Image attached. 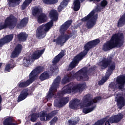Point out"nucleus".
I'll return each mask as SVG.
<instances>
[{
    "label": "nucleus",
    "mask_w": 125,
    "mask_h": 125,
    "mask_svg": "<svg viewBox=\"0 0 125 125\" xmlns=\"http://www.w3.org/2000/svg\"><path fill=\"white\" fill-rule=\"evenodd\" d=\"M43 66H37L34 69H33L29 74V76L35 81L37 79V74H41L42 72H43Z\"/></svg>",
    "instance_id": "nucleus-10"
},
{
    "label": "nucleus",
    "mask_w": 125,
    "mask_h": 125,
    "mask_svg": "<svg viewBox=\"0 0 125 125\" xmlns=\"http://www.w3.org/2000/svg\"><path fill=\"white\" fill-rule=\"evenodd\" d=\"M106 81H107V79H102L98 83L99 85H103V84H104V83H106Z\"/></svg>",
    "instance_id": "nucleus-47"
},
{
    "label": "nucleus",
    "mask_w": 125,
    "mask_h": 125,
    "mask_svg": "<svg viewBox=\"0 0 125 125\" xmlns=\"http://www.w3.org/2000/svg\"><path fill=\"white\" fill-rule=\"evenodd\" d=\"M46 20H47V16H46V14L43 13H42L39 15L37 20L39 24H42V23L46 22Z\"/></svg>",
    "instance_id": "nucleus-22"
},
{
    "label": "nucleus",
    "mask_w": 125,
    "mask_h": 125,
    "mask_svg": "<svg viewBox=\"0 0 125 125\" xmlns=\"http://www.w3.org/2000/svg\"><path fill=\"white\" fill-rule=\"evenodd\" d=\"M18 21L17 18L13 15L8 17L5 19L4 24L0 23V31L6 28H8L10 30H13L16 26L17 28L22 29V28H24L25 26H27L29 22V19L28 18H24L20 21L19 23L17 24Z\"/></svg>",
    "instance_id": "nucleus-2"
},
{
    "label": "nucleus",
    "mask_w": 125,
    "mask_h": 125,
    "mask_svg": "<svg viewBox=\"0 0 125 125\" xmlns=\"http://www.w3.org/2000/svg\"><path fill=\"white\" fill-rule=\"evenodd\" d=\"M88 78L87 68L83 67L75 73L72 71L68 75L64 76L63 79L62 80V83L65 84L67 83H70L71 80L72 79H76L78 82H85Z\"/></svg>",
    "instance_id": "nucleus-4"
},
{
    "label": "nucleus",
    "mask_w": 125,
    "mask_h": 125,
    "mask_svg": "<svg viewBox=\"0 0 125 125\" xmlns=\"http://www.w3.org/2000/svg\"><path fill=\"white\" fill-rule=\"evenodd\" d=\"M23 64L25 67H29L31 65V57L28 56L24 57L23 61Z\"/></svg>",
    "instance_id": "nucleus-34"
},
{
    "label": "nucleus",
    "mask_w": 125,
    "mask_h": 125,
    "mask_svg": "<svg viewBox=\"0 0 125 125\" xmlns=\"http://www.w3.org/2000/svg\"><path fill=\"white\" fill-rule=\"evenodd\" d=\"M40 117V115L38 113H32L31 116L30 121L35 122L38 118Z\"/></svg>",
    "instance_id": "nucleus-41"
},
{
    "label": "nucleus",
    "mask_w": 125,
    "mask_h": 125,
    "mask_svg": "<svg viewBox=\"0 0 125 125\" xmlns=\"http://www.w3.org/2000/svg\"><path fill=\"white\" fill-rule=\"evenodd\" d=\"M112 62L113 58L111 56H109L107 58H103L102 61L98 63V65L101 67L102 70H105V69L108 67L106 73V76L107 78H109L112 75L113 72L116 69V64L115 63L112 64ZM111 64H112L111 65Z\"/></svg>",
    "instance_id": "nucleus-5"
},
{
    "label": "nucleus",
    "mask_w": 125,
    "mask_h": 125,
    "mask_svg": "<svg viewBox=\"0 0 125 125\" xmlns=\"http://www.w3.org/2000/svg\"><path fill=\"white\" fill-rule=\"evenodd\" d=\"M80 117H76L73 121L69 120V125H76L80 122Z\"/></svg>",
    "instance_id": "nucleus-39"
},
{
    "label": "nucleus",
    "mask_w": 125,
    "mask_h": 125,
    "mask_svg": "<svg viewBox=\"0 0 125 125\" xmlns=\"http://www.w3.org/2000/svg\"><path fill=\"white\" fill-rule=\"evenodd\" d=\"M43 1L45 4H51V0H43Z\"/></svg>",
    "instance_id": "nucleus-49"
},
{
    "label": "nucleus",
    "mask_w": 125,
    "mask_h": 125,
    "mask_svg": "<svg viewBox=\"0 0 125 125\" xmlns=\"http://www.w3.org/2000/svg\"><path fill=\"white\" fill-rule=\"evenodd\" d=\"M95 108H96V105H95L91 107L83 108V112L85 114H88V113L92 112Z\"/></svg>",
    "instance_id": "nucleus-37"
},
{
    "label": "nucleus",
    "mask_w": 125,
    "mask_h": 125,
    "mask_svg": "<svg viewBox=\"0 0 125 125\" xmlns=\"http://www.w3.org/2000/svg\"><path fill=\"white\" fill-rule=\"evenodd\" d=\"M1 111V105L0 106V112Z\"/></svg>",
    "instance_id": "nucleus-56"
},
{
    "label": "nucleus",
    "mask_w": 125,
    "mask_h": 125,
    "mask_svg": "<svg viewBox=\"0 0 125 125\" xmlns=\"http://www.w3.org/2000/svg\"><path fill=\"white\" fill-rule=\"evenodd\" d=\"M33 0H25L21 5V10H24V9H26V8L29 6V5L32 2V1H33Z\"/></svg>",
    "instance_id": "nucleus-36"
},
{
    "label": "nucleus",
    "mask_w": 125,
    "mask_h": 125,
    "mask_svg": "<svg viewBox=\"0 0 125 125\" xmlns=\"http://www.w3.org/2000/svg\"><path fill=\"white\" fill-rule=\"evenodd\" d=\"M54 24V21L51 20L49 22L45 24H42L37 28L36 37L41 40L43 39L46 36V33L52 28Z\"/></svg>",
    "instance_id": "nucleus-7"
},
{
    "label": "nucleus",
    "mask_w": 125,
    "mask_h": 125,
    "mask_svg": "<svg viewBox=\"0 0 125 125\" xmlns=\"http://www.w3.org/2000/svg\"><path fill=\"white\" fill-rule=\"evenodd\" d=\"M35 82L32 78L29 75V79L26 80L25 82H20L18 83V86L20 88H25V87H27L30 85L31 83H33Z\"/></svg>",
    "instance_id": "nucleus-17"
},
{
    "label": "nucleus",
    "mask_w": 125,
    "mask_h": 125,
    "mask_svg": "<svg viewBox=\"0 0 125 125\" xmlns=\"http://www.w3.org/2000/svg\"><path fill=\"white\" fill-rule=\"evenodd\" d=\"M2 101V98H1V96L0 95V105L1 104V102Z\"/></svg>",
    "instance_id": "nucleus-53"
},
{
    "label": "nucleus",
    "mask_w": 125,
    "mask_h": 125,
    "mask_svg": "<svg viewBox=\"0 0 125 125\" xmlns=\"http://www.w3.org/2000/svg\"><path fill=\"white\" fill-rule=\"evenodd\" d=\"M75 34H76V32H75V31H72V33H70L69 35L65 34L64 35V39L65 40V42H63V43L65 42H67V41H68V40L70 39V38H72V37H73V38H76L77 36H76Z\"/></svg>",
    "instance_id": "nucleus-38"
},
{
    "label": "nucleus",
    "mask_w": 125,
    "mask_h": 125,
    "mask_svg": "<svg viewBox=\"0 0 125 125\" xmlns=\"http://www.w3.org/2000/svg\"><path fill=\"white\" fill-rule=\"evenodd\" d=\"M80 102V100L78 99H75L73 101H71L69 102V107L70 109H73L75 110V109H77L78 108V106H79V103Z\"/></svg>",
    "instance_id": "nucleus-23"
},
{
    "label": "nucleus",
    "mask_w": 125,
    "mask_h": 125,
    "mask_svg": "<svg viewBox=\"0 0 125 125\" xmlns=\"http://www.w3.org/2000/svg\"><path fill=\"white\" fill-rule=\"evenodd\" d=\"M62 40H63V37L59 36L57 39H54L53 42H56L57 44H61L62 43Z\"/></svg>",
    "instance_id": "nucleus-43"
},
{
    "label": "nucleus",
    "mask_w": 125,
    "mask_h": 125,
    "mask_svg": "<svg viewBox=\"0 0 125 125\" xmlns=\"http://www.w3.org/2000/svg\"><path fill=\"white\" fill-rule=\"evenodd\" d=\"M28 92L29 90L27 88L23 89L18 97L17 102L19 103L23 101V100H25L26 97H28V95H29Z\"/></svg>",
    "instance_id": "nucleus-18"
},
{
    "label": "nucleus",
    "mask_w": 125,
    "mask_h": 125,
    "mask_svg": "<svg viewBox=\"0 0 125 125\" xmlns=\"http://www.w3.org/2000/svg\"><path fill=\"white\" fill-rule=\"evenodd\" d=\"M64 94H65V92H64L63 90L62 89V91H59V92H58L56 94V97H57V98H60V97H62V96H63V95H64Z\"/></svg>",
    "instance_id": "nucleus-45"
},
{
    "label": "nucleus",
    "mask_w": 125,
    "mask_h": 125,
    "mask_svg": "<svg viewBox=\"0 0 125 125\" xmlns=\"http://www.w3.org/2000/svg\"><path fill=\"white\" fill-rule=\"evenodd\" d=\"M49 17L51 20H53L54 22L58 21V17H59V14L56 10H51L49 13Z\"/></svg>",
    "instance_id": "nucleus-19"
},
{
    "label": "nucleus",
    "mask_w": 125,
    "mask_h": 125,
    "mask_svg": "<svg viewBox=\"0 0 125 125\" xmlns=\"http://www.w3.org/2000/svg\"><path fill=\"white\" fill-rule=\"evenodd\" d=\"M116 83L118 84V89L120 90L124 89L125 84V76L120 75L119 76L116 80Z\"/></svg>",
    "instance_id": "nucleus-15"
},
{
    "label": "nucleus",
    "mask_w": 125,
    "mask_h": 125,
    "mask_svg": "<svg viewBox=\"0 0 125 125\" xmlns=\"http://www.w3.org/2000/svg\"><path fill=\"white\" fill-rule=\"evenodd\" d=\"M14 37L13 34H10L9 35H6L3 38L0 39V47H2L3 45H4V44L10 42L13 40Z\"/></svg>",
    "instance_id": "nucleus-12"
},
{
    "label": "nucleus",
    "mask_w": 125,
    "mask_h": 125,
    "mask_svg": "<svg viewBox=\"0 0 125 125\" xmlns=\"http://www.w3.org/2000/svg\"><path fill=\"white\" fill-rule=\"evenodd\" d=\"M98 19V14H95V11H91L89 14L81 19L82 22H87L86 26L87 29H91L96 25Z\"/></svg>",
    "instance_id": "nucleus-6"
},
{
    "label": "nucleus",
    "mask_w": 125,
    "mask_h": 125,
    "mask_svg": "<svg viewBox=\"0 0 125 125\" xmlns=\"http://www.w3.org/2000/svg\"><path fill=\"white\" fill-rule=\"evenodd\" d=\"M3 64V63L2 62H0V68H1V66H2Z\"/></svg>",
    "instance_id": "nucleus-54"
},
{
    "label": "nucleus",
    "mask_w": 125,
    "mask_h": 125,
    "mask_svg": "<svg viewBox=\"0 0 125 125\" xmlns=\"http://www.w3.org/2000/svg\"><path fill=\"white\" fill-rule=\"evenodd\" d=\"M70 0H63L62 2H61L60 5L59 6L58 10L59 12H61L65 7L68 5L69 1Z\"/></svg>",
    "instance_id": "nucleus-24"
},
{
    "label": "nucleus",
    "mask_w": 125,
    "mask_h": 125,
    "mask_svg": "<svg viewBox=\"0 0 125 125\" xmlns=\"http://www.w3.org/2000/svg\"><path fill=\"white\" fill-rule=\"evenodd\" d=\"M65 54L64 52H60L58 55H57L53 59L52 63L53 65H56L58 62L60 61V59L64 56Z\"/></svg>",
    "instance_id": "nucleus-28"
},
{
    "label": "nucleus",
    "mask_w": 125,
    "mask_h": 125,
    "mask_svg": "<svg viewBox=\"0 0 125 125\" xmlns=\"http://www.w3.org/2000/svg\"><path fill=\"white\" fill-rule=\"evenodd\" d=\"M57 71V72H58V68H55V67H51L49 71V73L50 74L51 76H52V75H53V74H54V72Z\"/></svg>",
    "instance_id": "nucleus-46"
},
{
    "label": "nucleus",
    "mask_w": 125,
    "mask_h": 125,
    "mask_svg": "<svg viewBox=\"0 0 125 125\" xmlns=\"http://www.w3.org/2000/svg\"><path fill=\"white\" fill-rule=\"evenodd\" d=\"M21 0H7L8 5L9 7H15L16 6V3L18 5L20 4V1Z\"/></svg>",
    "instance_id": "nucleus-32"
},
{
    "label": "nucleus",
    "mask_w": 125,
    "mask_h": 125,
    "mask_svg": "<svg viewBox=\"0 0 125 125\" xmlns=\"http://www.w3.org/2000/svg\"><path fill=\"white\" fill-rule=\"evenodd\" d=\"M63 92H64L65 94L67 93V94H70L72 92H76L75 85L73 83H70L62 88Z\"/></svg>",
    "instance_id": "nucleus-16"
},
{
    "label": "nucleus",
    "mask_w": 125,
    "mask_h": 125,
    "mask_svg": "<svg viewBox=\"0 0 125 125\" xmlns=\"http://www.w3.org/2000/svg\"><path fill=\"white\" fill-rule=\"evenodd\" d=\"M102 99L101 96H97L95 97L93 99H91V95L90 94H87L84 97L83 101L85 104V107H90V106H92L94 103H97L98 101H100Z\"/></svg>",
    "instance_id": "nucleus-9"
},
{
    "label": "nucleus",
    "mask_w": 125,
    "mask_h": 125,
    "mask_svg": "<svg viewBox=\"0 0 125 125\" xmlns=\"http://www.w3.org/2000/svg\"><path fill=\"white\" fill-rule=\"evenodd\" d=\"M58 2V0H51V4H55Z\"/></svg>",
    "instance_id": "nucleus-52"
},
{
    "label": "nucleus",
    "mask_w": 125,
    "mask_h": 125,
    "mask_svg": "<svg viewBox=\"0 0 125 125\" xmlns=\"http://www.w3.org/2000/svg\"><path fill=\"white\" fill-rule=\"evenodd\" d=\"M124 44V35L115 33L112 35L109 41L106 42L103 46V50L105 52L116 48L121 47Z\"/></svg>",
    "instance_id": "nucleus-3"
},
{
    "label": "nucleus",
    "mask_w": 125,
    "mask_h": 125,
    "mask_svg": "<svg viewBox=\"0 0 125 125\" xmlns=\"http://www.w3.org/2000/svg\"><path fill=\"white\" fill-rule=\"evenodd\" d=\"M109 87L111 89H114L116 86H115V84H114V83H111L109 84Z\"/></svg>",
    "instance_id": "nucleus-50"
},
{
    "label": "nucleus",
    "mask_w": 125,
    "mask_h": 125,
    "mask_svg": "<svg viewBox=\"0 0 125 125\" xmlns=\"http://www.w3.org/2000/svg\"><path fill=\"white\" fill-rule=\"evenodd\" d=\"M14 67H15V64L12 65L10 63L7 64L5 67V71L8 73H9V72H10V69H13Z\"/></svg>",
    "instance_id": "nucleus-42"
},
{
    "label": "nucleus",
    "mask_w": 125,
    "mask_h": 125,
    "mask_svg": "<svg viewBox=\"0 0 125 125\" xmlns=\"http://www.w3.org/2000/svg\"><path fill=\"white\" fill-rule=\"evenodd\" d=\"M117 105L118 108L120 110L122 109L123 107L125 106V98L123 96L119 97L117 99Z\"/></svg>",
    "instance_id": "nucleus-21"
},
{
    "label": "nucleus",
    "mask_w": 125,
    "mask_h": 125,
    "mask_svg": "<svg viewBox=\"0 0 125 125\" xmlns=\"http://www.w3.org/2000/svg\"><path fill=\"white\" fill-rule=\"evenodd\" d=\"M85 0H75L74 1L73 4L74 11H79L81 8V2H83ZM81 1V2H80Z\"/></svg>",
    "instance_id": "nucleus-26"
},
{
    "label": "nucleus",
    "mask_w": 125,
    "mask_h": 125,
    "mask_svg": "<svg viewBox=\"0 0 125 125\" xmlns=\"http://www.w3.org/2000/svg\"><path fill=\"white\" fill-rule=\"evenodd\" d=\"M47 114V113H46V111H43L41 112L39 117H40V120L42 122H45V121H46L45 120V118H46Z\"/></svg>",
    "instance_id": "nucleus-40"
},
{
    "label": "nucleus",
    "mask_w": 125,
    "mask_h": 125,
    "mask_svg": "<svg viewBox=\"0 0 125 125\" xmlns=\"http://www.w3.org/2000/svg\"><path fill=\"white\" fill-rule=\"evenodd\" d=\"M115 1H116V2H118V1H120V0H115Z\"/></svg>",
    "instance_id": "nucleus-57"
},
{
    "label": "nucleus",
    "mask_w": 125,
    "mask_h": 125,
    "mask_svg": "<svg viewBox=\"0 0 125 125\" xmlns=\"http://www.w3.org/2000/svg\"><path fill=\"white\" fill-rule=\"evenodd\" d=\"M32 14L34 16H36V15L40 14V9L38 7L34 8L32 10Z\"/></svg>",
    "instance_id": "nucleus-44"
},
{
    "label": "nucleus",
    "mask_w": 125,
    "mask_h": 125,
    "mask_svg": "<svg viewBox=\"0 0 125 125\" xmlns=\"http://www.w3.org/2000/svg\"><path fill=\"white\" fill-rule=\"evenodd\" d=\"M100 43V40L99 39L87 42L84 46V50L77 54L70 63L68 66L69 71H71L74 68H76L81 60L83 59V58L88 53V51L90 50L91 48H93L95 45H97V44Z\"/></svg>",
    "instance_id": "nucleus-1"
},
{
    "label": "nucleus",
    "mask_w": 125,
    "mask_h": 125,
    "mask_svg": "<svg viewBox=\"0 0 125 125\" xmlns=\"http://www.w3.org/2000/svg\"><path fill=\"white\" fill-rule=\"evenodd\" d=\"M108 5V1L106 0H103L100 3V6L97 5L96 9L97 11H101L102 9H104Z\"/></svg>",
    "instance_id": "nucleus-25"
},
{
    "label": "nucleus",
    "mask_w": 125,
    "mask_h": 125,
    "mask_svg": "<svg viewBox=\"0 0 125 125\" xmlns=\"http://www.w3.org/2000/svg\"><path fill=\"white\" fill-rule=\"evenodd\" d=\"M3 125H17V124L13 123V118L12 117H9L4 120L3 122Z\"/></svg>",
    "instance_id": "nucleus-27"
},
{
    "label": "nucleus",
    "mask_w": 125,
    "mask_h": 125,
    "mask_svg": "<svg viewBox=\"0 0 125 125\" xmlns=\"http://www.w3.org/2000/svg\"><path fill=\"white\" fill-rule=\"evenodd\" d=\"M89 1H93L94 3H98V2L101 1V0H89Z\"/></svg>",
    "instance_id": "nucleus-51"
},
{
    "label": "nucleus",
    "mask_w": 125,
    "mask_h": 125,
    "mask_svg": "<svg viewBox=\"0 0 125 125\" xmlns=\"http://www.w3.org/2000/svg\"><path fill=\"white\" fill-rule=\"evenodd\" d=\"M74 30H76V29H78V26H74Z\"/></svg>",
    "instance_id": "nucleus-55"
},
{
    "label": "nucleus",
    "mask_w": 125,
    "mask_h": 125,
    "mask_svg": "<svg viewBox=\"0 0 125 125\" xmlns=\"http://www.w3.org/2000/svg\"><path fill=\"white\" fill-rule=\"evenodd\" d=\"M17 38L20 42H26L28 36L26 34V33L21 32L17 35Z\"/></svg>",
    "instance_id": "nucleus-30"
},
{
    "label": "nucleus",
    "mask_w": 125,
    "mask_h": 125,
    "mask_svg": "<svg viewBox=\"0 0 125 125\" xmlns=\"http://www.w3.org/2000/svg\"><path fill=\"white\" fill-rule=\"evenodd\" d=\"M95 70H96V66H94L93 67H91L89 68V72L91 73V72H93V71H95Z\"/></svg>",
    "instance_id": "nucleus-48"
},
{
    "label": "nucleus",
    "mask_w": 125,
    "mask_h": 125,
    "mask_svg": "<svg viewBox=\"0 0 125 125\" xmlns=\"http://www.w3.org/2000/svg\"><path fill=\"white\" fill-rule=\"evenodd\" d=\"M61 81V77L58 76L55 79L54 82L52 83V85L49 88L48 94L47 95V98L48 99H51L53 95H54V93L57 91V88L59 86V84H60V81Z\"/></svg>",
    "instance_id": "nucleus-8"
},
{
    "label": "nucleus",
    "mask_w": 125,
    "mask_h": 125,
    "mask_svg": "<svg viewBox=\"0 0 125 125\" xmlns=\"http://www.w3.org/2000/svg\"><path fill=\"white\" fill-rule=\"evenodd\" d=\"M57 115V111L56 110L53 111L50 113L47 114L46 116V121H50L54 116Z\"/></svg>",
    "instance_id": "nucleus-33"
},
{
    "label": "nucleus",
    "mask_w": 125,
    "mask_h": 125,
    "mask_svg": "<svg viewBox=\"0 0 125 125\" xmlns=\"http://www.w3.org/2000/svg\"><path fill=\"white\" fill-rule=\"evenodd\" d=\"M45 48H43L42 50H37L32 55V59H34V60H37L39 59L42 54H43Z\"/></svg>",
    "instance_id": "nucleus-20"
},
{
    "label": "nucleus",
    "mask_w": 125,
    "mask_h": 125,
    "mask_svg": "<svg viewBox=\"0 0 125 125\" xmlns=\"http://www.w3.org/2000/svg\"><path fill=\"white\" fill-rule=\"evenodd\" d=\"M125 24V12L122 16L119 19L117 23L118 28H121Z\"/></svg>",
    "instance_id": "nucleus-29"
},
{
    "label": "nucleus",
    "mask_w": 125,
    "mask_h": 125,
    "mask_svg": "<svg viewBox=\"0 0 125 125\" xmlns=\"http://www.w3.org/2000/svg\"><path fill=\"white\" fill-rule=\"evenodd\" d=\"M72 23H73V20H69L62 25L60 29L61 34L64 35V34H65V32L70 28V26L72 25Z\"/></svg>",
    "instance_id": "nucleus-14"
},
{
    "label": "nucleus",
    "mask_w": 125,
    "mask_h": 125,
    "mask_svg": "<svg viewBox=\"0 0 125 125\" xmlns=\"http://www.w3.org/2000/svg\"><path fill=\"white\" fill-rule=\"evenodd\" d=\"M48 79H49V72L48 71H44L39 76V80H40L41 82H43V81L48 80Z\"/></svg>",
    "instance_id": "nucleus-31"
},
{
    "label": "nucleus",
    "mask_w": 125,
    "mask_h": 125,
    "mask_svg": "<svg viewBox=\"0 0 125 125\" xmlns=\"http://www.w3.org/2000/svg\"><path fill=\"white\" fill-rule=\"evenodd\" d=\"M70 101V98L69 97H65L60 98L58 102L55 103V105L56 107H58L59 108H61Z\"/></svg>",
    "instance_id": "nucleus-13"
},
{
    "label": "nucleus",
    "mask_w": 125,
    "mask_h": 125,
    "mask_svg": "<svg viewBox=\"0 0 125 125\" xmlns=\"http://www.w3.org/2000/svg\"><path fill=\"white\" fill-rule=\"evenodd\" d=\"M75 92L77 91H83L85 88V84H78L76 85H74Z\"/></svg>",
    "instance_id": "nucleus-35"
},
{
    "label": "nucleus",
    "mask_w": 125,
    "mask_h": 125,
    "mask_svg": "<svg viewBox=\"0 0 125 125\" xmlns=\"http://www.w3.org/2000/svg\"><path fill=\"white\" fill-rule=\"evenodd\" d=\"M23 46L20 43H18L15 47L14 50L11 54V58H16L19 56L20 53L22 52Z\"/></svg>",
    "instance_id": "nucleus-11"
}]
</instances>
